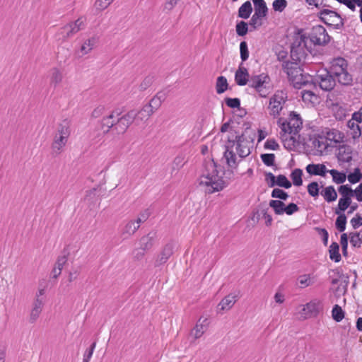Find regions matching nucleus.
<instances>
[{
	"instance_id": "ea45409f",
	"label": "nucleus",
	"mask_w": 362,
	"mask_h": 362,
	"mask_svg": "<svg viewBox=\"0 0 362 362\" xmlns=\"http://www.w3.org/2000/svg\"><path fill=\"white\" fill-rule=\"evenodd\" d=\"M62 80V74L57 68L52 69V76L50 79V84H54V87L59 84Z\"/></svg>"
},
{
	"instance_id": "4be33fe9",
	"label": "nucleus",
	"mask_w": 362,
	"mask_h": 362,
	"mask_svg": "<svg viewBox=\"0 0 362 362\" xmlns=\"http://www.w3.org/2000/svg\"><path fill=\"white\" fill-rule=\"evenodd\" d=\"M287 93L284 90H277L269 99L270 105L272 103H285L287 100Z\"/></svg>"
},
{
	"instance_id": "680f3d73",
	"label": "nucleus",
	"mask_w": 362,
	"mask_h": 362,
	"mask_svg": "<svg viewBox=\"0 0 362 362\" xmlns=\"http://www.w3.org/2000/svg\"><path fill=\"white\" fill-rule=\"evenodd\" d=\"M269 108L271 109L272 112L270 113L274 117H277L282 110L281 104L279 103H272V105H269Z\"/></svg>"
},
{
	"instance_id": "f704fd0d",
	"label": "nucleus",
	"mask_w": 362,
	"mask_h": 362,
	"mask_svg": "<svg viewBox=\"0 0 362 362\" xmlns=\"http://www.w3.org/2000/svg\"><path fill=\"white\" fill-rule=\"evenodd\" d=\"M351 184H356L362 180V173L359 168H356L354 172L350 173L347 176Z\"/></svg>"
},
{
	"instance_id": "f8f14e48",
	"label": "nucleus",
	"mask_w": 362,
	"mask_h": 362,
	"mask_svg": "<svg viewBox=\"0 0 362 362\" xmlns=\"http://www.w3.org/2000/svg\"><path fill=\"white\" fill-rule=\"evenodd\" d=\"M338 150L339 152L336 154V156L339 163H350L352 160L353 148L351 146L347 144L339 145Z\"/></svg>"
},
{
	"instance_id": "b1692460",
	"label": "nucleus",
	"mask_w": 362,
	"mask_h": 362,
	"mask_svg": "<svg viewBox=\"0 0 362 362\" xmlns=\"http://www.w3.org/2000/svg\"><path fill=\"white\" fill-rule=\"evenodd\" d=\"M98 41V37L93 36L84 42L81 47L82 54H88Z\"/></svg>"
},
{
	"instance_id": "e433bc0d",
	"label": "nucleus",
	"mask_w": 362,
	"mask_h": 362,
	"mask_svg": "<svg viewBox=\"0 0 362 362\" xmlns=\"http://www.w3.org/2000/svg\"><path fill=\"white\" fill-rule=\"evenodd\" d=\"M320 186L317 182L313 181L307 186L308 192L313 197H317L320 194Z\"/></svg>"
},
{
	"instance_id": "de8ad7c7",
	"label": "nucleus",
	"mask_w": 362,
	"mask_h": 362,
	"mask_svg": "<svg viewBox=\"0 0 362 362\" xmlns=\"http://www.w3.org/2000/svg\"><path fill=\"white\" fill-rule=\"evenodd\" d=\"M261 209L262 217L266 219L265 224L267 226H270L272 223V217L270 214H267L268 208L266 207L265 203H261L259 205Z\"/></svg>"
},
{
	"instance_id": "4c0bfd02",
	"label": "nucleus",
	"mask_w": 362,
	"mask_h": 362,
	"mask_svg": "<svg viewBox=\"0 0 362 362\" xmlns=\"http://www.w3.org/2000/svg\"><path fill=\"white\" fill-rule=\"evenodd\" d=\"M271 196L272 198L279 199L281 201H286L289 197L286 192L280 188H274Z\"/></svg>"
},
{
	"instance_id": "4468645a",
	"label": "nucleus",
	"mask_w": 362,
	"mask_h": 362,
	"mask_svg": "<svg viewBox=\"0 0 362 362\" xmlns=\"http://www.w3.org/2000/svg\"><path fill=\"white\" fill-rule=\"evenodd\" d=\"M305 170L311 176L325 177L329 170H327L323 163H310L305 167Z\"/></svg>"
},
{
	"instance_id": "0eeeda50",
	"label": "nucleus",
	"mask_w": 362,
	"mask_h": 362,
	"mask_svg": "<svg viewBox=\"0 0 362 362\" xmlns=\"http://www.w3.org/2000/svg\"><path fill=\"white\" fill-rule=\"evenodd\" d=\"M348 61L343 57H338L332 59L331 66L328 71L333 75L334 78L339 77L341 76V74H343L346 69H348Z\"/></svg>"
},
{
	"instance_id": "bb28decb",
	"label": "nucleus",
	"mask_w": 362,
	"mask_h": 362,
	"mask_svg": "<svg viewBox=\"0 0 362 362\" xmlns=\"http://www.w3.org/2000/svg\"><path fill=\"white\" fill-rule=\"evenodd\" d=\"M62 30L64 38H69L81 30L78 26L76 27L71 22L62 27Z\"/></svg>"
},
{
	"instance_id": "f257e3e1",
	"label": "nucleus",
	"mask_w": 362,
	"mask_h": 362,
	"mask_svg": "<svg viewBox=\"0 0 362 362\" xmlns=\"http://www.w3.org/2000/svg\"><path fill=\"white\" fill-rule=\"evenodd\" d=\"M206 174L203 175L208 180L204 182L207 187L209 194L223 190L227 186L226 182L223 180V175H218V163L212 158L211 161L205 163Z\"/></svg>"
},
{
	"instance_id": "79ce46f5",
	"label": "nucleus",
	"mask_w": 362,
	"mask_h": 362,
	"mask_svg": "<svg viewBox=\"0 0 362 362\" xmlns=\"http://www.w3.org/2000/svg\"><path fill=\"white\" fill-rule=\"evenodd\" d=\"M260 158L263 163L267 166H274L275 165V155L274 153H262Z\"/></svg>"
},
{
	"instance_id": "5fc2aeb1",
	"label": "nucleus",
	"mask_w": 362,
	"mask_h": 362,
	"mask_svg": "<svg viewBox=\"0 0 362 362\" xmlns=\"http://www.w3.org/2000/svg\"><path fill=\"white\" fill-rule=\"evenodd\" d=\"M155 76L153 75H148L144 78L143 81L141 83L139 86V89L141 91H144L146 90L148 87H150L153 82L154 81Z\"/></svg>"
},
{
	"instance_id": "a19ab883",
	"label": "nucleus",
	"mask_w": 362,
	"mask_h": 362,
	"mask_svg": "<svg viewBox=\"0 0 362 362\" xmlns=\"http://www.w3.org/2000/svg\"><path fill=\"white\" fill-rule=\"evenodd\" d=\"M66 142L67 137H66V136L59 135L57 136V135H56L54 143L52 144V148L54 150L57 148L58 151H59L61 148L66 145Z\"/></svg>"
},
{
	"instance_id": "c9c22d12",
	"label": "nucleus",
	"mask_w": 362,
	"mask_h": 362,
	"mask_svg": "<svg viewBox=\"0 0 362 362\" xmlns=\"http://www.w3.org/2000/svg\"><path fill=\"white\" fill-rule=\"evenodd\" d=\"M347 127L353 131L351 133L352 138L355 140L358 139L361 135V129L360 126L351 120L347 122Z\"/></svg>"
},
{
	"instance_id": "6e6552de",
	"label": "nucleus",
	"mask_w": 362,
	"mask_h": 362,
	"mask_svg": "<svg viewBox=\"0 0 362 362\" xmlns=\"http://www.w3.org/2000/svg\"><path fill=\"white\" fill-rule=\"evenodd\" d=\"M174 252V244L173 242L168 243L163 247L158 258L156 259L154 266L155 267H160L165 264L168 259L173 255Z\"/></svg>"
},
{
	"instance_id": "a18cd8bd",
	"label": "nucleus",
	"mask_w": 362,
	"mask_h": 362,
	"mask_svg": "<svg viewBox=\"0 0 362 362\" xmlns=\"http://www.w3.org/2000/svg\"><path fill=\"white\" fill-rule=\"evenodd\" d=\"M338 192L341 197H354V190L348 184L340 185L338 187Z\"/></svg>"
},
{
	"instance_id": "6ab92c4d",
	"label": "nucleus",
	"mask_w": 362,
	"mask_h": 362,
	"mask_svg": "<svg viewBox=\"0 0 362 362\" xmlns=\"http://www.w3.org/2000/svg\"><path fill=\"white\" fill-rule=\"evenodd\" d=\"M329 255L331 260L339 262L341 259V254L339 253V245L337 242H333L329 249Z\"/></svg>"
},
{
	"instance_id": "a878e982",
	"label": "nucleus",
	"mask_w": 362,
	"mask_h": 362,
	"mask_svg": "<svg viewBox=\"0 0 362 362\" xmlns=\"http://www.w3.org/2000/svg\"><path fill=\"white\" fill-rule=\"evenodd\" d=\"M303 170L300 168H296L292 170L290 177L292 180V184L296 187H300L303 185Z\"/></svg>"
},
{
	"instance_id": "13d9d810",
	"label": "nucleus",
	"mask_w": 362,
	"mask_h": 362,
	"mask_svg": "<svg viewBox=\"0 0 362 362\" xmlns=\"http://www.w3.org/2000/svg\"><path fill=\"white\" fill-rule=\"evenodd\" d=\"M315 230L318 233V234L321 236L322 243L325 246L327 245L329 233L325 228H322L320 227H315Z\"/></svg>"
},
{
	"instance_id": "7c9ffc66",
	"label": "nucleus",
	"mask_w": 362,
	"mask_h": 362,
	"mask_svg": "<svg viewBox=\"0 0 362 362\" xmlns=\"http://www.w3.org/2000/svg\"><path fill=\"white\" fill-rule=\"evenodd\" d=\"M330 134H333V137L332 138H326L327 139H329L332 141H334L335 144L341 143L344 141V134L339 130L336 129H332L329 130L327 132V135L328 136H330Z\"/></svg>"
},
{
	"instance_id": "6e6d98bb",
	"label": "nucleus",
	"mask_w": 362,
	"mask_h": 362,
	"mask_svg": "<svg viewBox=\"0 0 362 362\" xmlns=\"http://www.w3.org/2000/svg\"><path fill=\"white\" fill-rule=\"evenodd\" d=\"M265 181L269 187L272 188L277 186V176H275L271 172L265 173Z\"/></svg>"
},
{
	"instance_id": "603ef678",
	"label": "nucleus",
	"mask_w": 362,
	"mask_h": 362,
	"mask_svg": "<svg viewBox=\"0 0 362 362\" xmlns=\"http://www.w3.org/2000/svg\"><path fill=\"white\" fill-rule=\"evenodd\" d=\"M348 235L346 233H342L340 238V244L341 245L342 255L344 257L348 256Z\"/></svg>"
},
{
	"instance_id": "7ed1b4c3",
	"label": "nucleus",
	"mask_w": 362,
	"mask_h": 362,
	"mask_svg": "<svg viewBox=\"0 0 362 362\" xmlns=\"http://www.w3.org/2000/svg\"><path fill=\"white\" fill-rule=\"evenodd\" d=\"M288 119L290 121L297 120V125L295 124L291 125L290 122L284 119L282 117H279L277 120V124L281 128V132L285 134L286 133L293 134V135L298 134L299 132L303 128V119L300 115L295 111H291L289 113Z\"/></svg>"
},
{
	"instance_id": "09e8293b",
	"label": "nucleus",
	"mask_w": 362,
	"mask_h": 362,
	"mask_svg": "<svg viewBox=\"0 0 362 362\" xmlns=\"http://www.w3.org/2000/svg\"><path fill=\"white\" fill-rule=\"evenodd\" d=\"M128 127L120 117L117 118L115 130L118 134H124L128 129Z\"/></svg>"
},
{
	"instance_id": "49530a36",
	"label": "nucleus",
	"mask_w": 362,
	"mask_h": 362,
	"mask_svg": "<svg viewBox=\"0 0 362 362\" xmlns=\"http://www.w3.org/2000/svg\"><path fill=\"white\" fill-rule=\"evenodd\" d=\"M136 112H139V117H142L143 118L146 117V119H148L153 115L154 110L152 109L151 105L147 103L140 110L136 111Z\"/></svg>"
},
{
	"instance_id": "9d476101",
	"label": "nucleus",
	"mask_w": 362,
	"mask_h": 362,
	"mask_svg": "<svg viewBox=\"0 0 362 362\" xmlns=\"http://www.w3.org/2000/svg\"><path fill=\"white\" fill-rule=\"evenodd\" d=\"M323 309L322 303L320 300H312L308 303L303 309L306 315L305 317H317Z\"/></svg>"
},
{
	"instance_id": "ddd939ff",
	"label": "nucleus",
	"mask_w": 362,
	"mask_h": 362,
	"mask_svg": "<svg viewBox=\"0 0 362 362\" xmlns=\"http://www.w3.org/2000/svg\"><path fill=\"white\" fill-rule=\"evenodd\" d=\"M303 29L297 28L294 33V41L291 45V52H296L295 49H299L302 47V44L304 43V47L307 48L305 40L308 37L305 34H303Z\"/></svg>"
},
{
	"instance_id": "864d4df0",
	"label": "nucleus",
	"mask_w": 362,
	"mask_h": 362,
	"mask_svg": "<svg viewBox=\"0 0 362 362\" xmlns=\"http://www.w3.org/2000/svg\"><path fill=\"white\" fill-rule=\"evenodd\" d=\"M236 151L241 158L247 157L251 153L249 147L244 146L243 144H237Z\"/></svg>"
},
{
	"instance_id": "9b49d317",
	"label": "nucleus",
	"mask_w": 362,
	"mask_h": 362,
	"mask_svg": "<svg viewBox=\"0 0 362 362\" xmlns=\"http://www.w3.org/2000/svg\"><path fill=\"white\" fill-rule=\"evenodd\" d=\"M234 142L232 141V145H225V151L223 153V158L226 160V164L229 168L236 169L239 162L237 161V157L235 152L233 151Z\"/></svg>"
},
{
	"instance_id": "8fccbe9b",
	"label": "nucleus",
	"mask_w": 362,
	"mask_h": 362,
	"mask_svg": "<svg viewBox=\"0 0 362 362\" xmlns=\"http://www.w3.org/2000/svg\"><path fill=\"white\" fill-rule=\"evenodd\" d=\"M224 103L228 107L232 109H238L240 107V100L238 98H232L226 97L224 99Z\"/></svg>"
},
{
	"instance_id": "5701e85b",
	"label": "nucleus",
	"mask_w": 362,
	"mask_h": 362,
	"mask_svg": "<svg viewBox=\"0 0 362 362\" xmlns=\"http://www.w3.org/2000/svg\"><path fill=\"white\" fill-rule=\"evenodd\" d=\"M229 88L228 83L225 76H220L216 79V90L218 94H222Z\"/></svg>"
},
{
	"instance_id": "bf43d9fd",
	"label": "nucleus",
	"mask_w": 362,
	"mask_h": 362,
	"mask_svg": "<svg viewBox=\"0 0 362 362\" xmlns=\"http://www.w3.org/2000/svg\"><path fill=\"white\" fill-rule=\"evenodd\" d=\"M283 141H288L289 142H291V144H288V146H286L284 144V147L288 151H293L294 147H296V146L299 145L301 143L300 140H297V139H296V137L293 136H291L288 139H283Z\"/></svg>"
},
{
	"instance_id": "37998d69",
	"label": "nucleus",
	"mask_w": 362,
	"mask_h": 362,
	"mask_svg": "<svg viewBox=\"0 0 362 362\" xmlns=\"http://www.w3.org/2000/svg\"><path fill=\"white\" fill-rule=\"evenodd\" d=\"M113 119V115H109L107 116L103 117L100 121L101 129H104L105 128L112 129L115 130V123H112L111 119Z\"/></svg>"
},
{
	"instance_id": "c756f323",
	"label": "nucleus",
	"mask_w": 362,
	"mask_h": 362,
	"mask_svg": "<svg viewBox=\"0 0 362 362\" xmlns=\"http://www.w3.org/2000/svg\"><path fill=\"white\" fill-rule=\"evenodd\" d=\"M332 317L335 322H339L344 318L345 312L342 310L341 306L336 304L332 308Z\"/></svg>"
},
{
	"instance_id": "052dcab7",
	"label": "nucleus",
	"mask_w": 362,
	"mask_h": 362,
	"mask_svg": "<svg viewBox=\"0 0 362 362\" xmlns=\"http://www.w3.org/2000/svg\"><path fill=\"white\" fill-rule=\"evenodd\" d=\"M95 346H96V341H93L91 344V345L90 346V347L86 350L84 355H83V362H89L90 358L93 355V351L95 348Z\"/></svg>"
},
{
	"instance_id": "f03ea898",
	"label": "nucleus",
	"mask_w": 362,
	"mask_h": 362,
	"mask_svg": "<svg viewBox=\"0 0 362 362\" xmlns=\"http://www.w3.org/2000/svg\"><path fill=\"white\" fill-rule=\"evenodd\" d=\"M240 52L242 62L238 66V69L235 73V81L239 86H244L250 82V76L247 68L243 66V62L247 60L249 57V50L247 43L245 41H242L240 44Z\"/></svg>"
},
{
	"instance_id": "c85d7f7f",
	"label": "nucleus",
	"mask_w": 362,
	"mask_h": 362,
	"mask_svg": "<svg viewBox=\"0 0 362 362\" xmlns=\"http://www.w3.org/2000/svg\"><path fill=\"white\" fill-rule=\"evenodd\" d=\"M338 82L343 86H351L353 85V76L348 72V69L341 74V76L337 77Z\"/></svg>"
},
{
	"instance_id": "c03bdc74",
	"label": "nucleus",
	"mask_w": 362,
	"mask_h": 362,
	"mask_svg": "<svg viewBox=\"0 0 362 362\" xmlns=\"http://www.w3.org/2000/svg\"><path fill=\"white\" fill-rule=\"evenodd\" d=\"M277 186L285 189H289L291 187L292 183L288 180L286 175L280 174L277 175Z\"/></svg>"
},
{
	"instance_id": "aec40b11",
	"label": "nucleus",
	"mask_w": 362,
	"mask_h": 362,
	"mask_svg": "<svg viewBox=\"0 0 362 362\" xmlns=\"http://www.w3.org/2000/svg\"><path fill=\"white\" fill-rule=\"evenodd\" d=\"M255 13L253 15L259 18L261 20L266 18L268 14V8L266 2L254 4Z\"/></svg>"
},
{
	"instance_id": "774afa93",
	"label": "nucleus",
	"mask_w": 362,
	"mask_h": 362,
	"mask_svg": "<svg viewBox=\"0 0 362 362\" xmlns=\"http://www.w3.org/2000/svg\"><path fill=\"white\" fill-rule=\"evenodd\" d=\"M150 215L151 212L149 211V210L148 209H145L144 211L139 214V217L135 221L136 222L137 225H139L141 223L146 221Z\"/></svg>"
},
{
	"instance_id": "20e7f679",
	"label": "nucleus",
	"mask_w": 362,
	"mask_h": 362,
	"mask_svg": "<svg viewBox=\"0 0 362 362\" xmlns=\"http://www.w3.org/2000/svg\"><path fill=\"white\" fill-rule=\"evenodd\" d=\"M310 83L315 87L318 84L320 88L325 91H331L336 85L334 77L328 71L327 69H323L322 74H317L315 79L312 80Z\"/></svg>"
},
{
	"instance_id": "412c9836",
	"label": "nucleus",
	"mask_w": 362,
	"mask_h": 362,
	"mask_svg": "<svg viewBox=\"0 0 362 362\" xmlns=\"http://www.w3.org/2000/svg\"><path fill=\"white\" fill-rule=\"evenodd\" d=\"M269 205L276 215H282L285 212L286 204L283 201L272 199L269 202Z\"/></svg>"
},
{
	"instance_id": "338daca9",
	"label": "nucleus",
	"mask_w": 362,
	"mask_h": 362,
	"mask_svg": "<svg viewBox=\"0 0 362 362\" xmlns=\"http://www.w3.org/2000/svg\"><path fill=\"white\" fill-rule=\"evenodd\" d=\"M359 233H350V242L354 247H356V243L358 242V247H360L362 243V236H359Z\"/></svg>"
},
{
	"instance_id": "69168bd1",
	"label": "nucleus",
	"mask_w": 362,
	"mask_h": 362,
	"mask_svg": "<svg viewBox=\"0 0 362 362\" xmlns=\"http://www.w3.org/2000/svg\"><path fill=\"white\" fill-rule=\"evenodd\" d=\"M298 211H299V207L298 206V205L295 203L291 202V203H289L288 204L286 205L284 214H286L287 215L291 216Z\"/></svg>"
},
{
	"instance_id": "e2e57ef3",
	"label": "nucleus",
	"mask_w": 362,
	"mask_h": 362,
	"mask_svg": "<svg viewBox=\"0 0 362 362\" xmlns=\"http://www.w3.org/2000/svg\"><path fill=\"white\" fill-rule=\"evenodd\" d=\"M62 255L59 256L57 262L59 264H65L69 255V250L68 247H65L62 251Z\"/></svg>"
},
{
	"instance_id": "473e14b6",
	"label": "nucleus",
	"mask_w": 362,
	"mask_h": 362,
	"mask_svg": "<svg viewBox=\"0 0 362 362\" xmlns=\"http://www.w3.org/2000/svg\"><path fill=\"white\" fill-rule=\"evenodd\" d=\"M235 31L238 36L243 37L249 31L248 23L244 21H240L236 23Z\"/></svg>"
},
{
	"instance_id": "1a4fd4ad",
	"label": "nucleus",
	"mask_w": 362,
	"mask_h": 362,
	"mask_svg": "<svg viewBox=\"0 0 362 362\" xmlns=\"http://www.w3.org/2000/svg\"><path fill=\"white\" fill-rule=\"evenodd\" d=\"M240 298V291L225 296L217 305L218 313L230 310Z\"/></svg>"
},
{
	"instance_id": "a211bd4d",
	"label": "nucleus",
	"mask_w": 362,
	"mask_h": 362,
	"mask_svg": "<svg viewBox=\"0 0 362 362\" xmlns=\"http://www.w3.org/2000/svg\"><path fill=\"white\" fill-rule=\"evenodd\" d=\"M252 11L251 2L247 1L238 8V17L243 19H247L250 16Z\"/></svg>"
},
{
	"instance_id": "2eb2a0df",
	"label": "nucleus",
	"mask_w": 362,
	"mask_h": 362,
	"mask_svg": "<svg viewBox=\"0 0 362 362\" xmlns=\"http://www.w3.org/2000/svg\"><path fill=\"white\" fill-rule=\"evenodd\" d=\"M119 117L123 122H124L128 127H129L135 121L137 122L138 120H143V117H139V112H136V110H131Z\"/></svg>"
},
{
	"instance_id": "58836bf2",
	"label": "nucleus",
	"mask_w": 362,
	"mask_h": 362,
	"mask_svg": "<svg viewBox=\"0 0 362 362\" xmlns=\"http://www.w3.org/2000/svg\"><path fill=\"white\" fill-rule=\"evenodd\" d=\"M296 52H291V58L292 61H293L294 64L298 65L301 60L302 57H305L307 54L305 52L303 47H300V49H295Z\"/></svg>"
},
{
	"instance_id": "0e129e2a",
	"label": "nucleus",
	"mask_w": 362,
	"mask_h": 362,
	"mask_svg": "<svg viewBox=\"0 0 362 362\" xmlns=\"http://www.w3.org/2000/svg\"><path fill=\"white\" fill-rule=\"evenodd\" d=\"M264 148L271 150H278L279 145L274 139H269L264 145Z\"/></svg>"
},
{
	"instance_id": "4d7b16f0",
	"label": "nucleus",
	"mask_w": 362,
	"mask_h": 362,
	"mask_svg": "<svg viewBox=\"0 0 362 362\" xmlns=\"http://www.w3.org/2000/svg\"><path fill=\"white\" fill-rule=\"evenodd\" d=\"M332 10L328 9V8H323L320 12L317 13V16L318 17L319 20L325 24L327 26H332V23H329L327 21L326 18L323 17V15H331Z\"/></svg>"
},
{
	"instance_id": "2f4dec72",
	"label": "nucleus",
	"mask_w": 362,
	"mask_h": 362,
	"mask_svg": "<svg viewBox=\"0 0 362 362\" xmlns=\"http://www.w3.org/2000/svg\"><path fill=\"white\" fill-rule=\"evenodd\" d=\"M338 215L335 221V227L339 232H344L346 229L347 218L345 214H336Z\"/></svg>"
},
{
	"instance_id": "39448f33",
	"label": "nucleus",
	"mask_w": 362,
	"mask_h": 362,
	"mask_svg": "<svg viewBox=\"0 0 362 362\" xmlns=\"http://www.w3.org/2000/svg\"><path fill=\"white\" fill-rule=\"evenodd\" d=\"M308 37L315 45L320 46L327 45L332 39L325 27L322 25L313 26Z\"/></svg>"
},
{
	"instance_id": "dca6fc26",
	"label": "nucleus",
	"mask_w": 362,
	"mask_h": 362,
	"mask_svg": "<svg viewBox=\"0 0 362 362\" xmlns=\"http://www.w3.org/2000/svg\"><path fill=\"white\" fill-rule=\"evenodd\" d=\"M155 237V232H150L146 235L141 237L140 239V249L145 251L150 250L153 245Z\"/></svg>"
},
{
	"instance_id": "cd10ccee",
	"label": "nucleus",
	"mask_w": 362,
	"mask_h": 362,
	"mask_svg": "<svg viewBox=\"0 0 362 362\" xmlns=\"http://www.w3.org/2000/svg\"><path fill=\"white\" fill-rule=\"evenodd\" d=\"M329 173L332 175L333 182L337 184H343L346 181V175L344 172L332 169L329 170Z\"/></svg>"
},
{
	"instance_id": "423d86ee",
	"label": "nucleus",
	"mask_w": 362,
	"mask_h": 362,
	"mask_svg": "<svg viewBox=\"0 0 362 362\" xmlns=\"http://www.w3.org/2000/svg\"><path fill=\"white\" fill-rule=\"evenodd\" d=\"M271 81L268 74H261L259 75H252L250 79L249 86L253 88L262 98H265L267 93H263V89L266 88V84Z\"/></svg>"
},
{
	"instance_id": "f3484780",
	"label": "nucleus",
	"mask_w": 362,
	"mask_h": 362,
	"mask_svg": "<svg viewBox=\"0 0 362 362\" xmlns=\"http://www.w3.org/2000/svg\"><path fill=\"white\" fill-rule=\"evenodd\" d=\"M321 195L328 203L333 202L337 199V193L332 185L324 187L321 192Z\"/></svg>"
},
{
	"instance_id": "72a5a7b5",
	"label": "nucleus",
	"mask_w": 362,
	"mask_h": 362,
	"mask_svg": "<svg viewBox=\"0 0 362 362\" xmlns=\"http://www.w3.org/2000/svg\"><path fill=\"white\" fill-rule=\"evenodd\" d=\"M58 133L60 136H68L70 134V122L67 119H65L59 124L58 127Z\"/></svg>"
},
{
	"instance_id": "3c124183",
	"label": "nucleus",
	"mask_w": 362,
	"mask_h": 362,
	"mask_svg": "<svg viewBox=\"0 0 362 362\" xmlns=\"http://www.w3.org/2000/svg\"><path fill=\"white\" fill-rule=\"evenodd\" d=\"M286 0H274L272 3V7L276 12H282L287 6Z\"/></svg>"
},
{
	"instance_id": "393cba45",
	"label": "nucleus",
	"mask_w": 362,
	"mask_h": 362,
	"mask_svg": "<svg viewBox=\"0 0 362 362\" xmlns=\"http://www.w3.org/2000/svg\"><path fill=\"white\" fill-rule=\"evenodd\" d=\"M136 223L135 221L132 220L126 224L122 231L124 239L133 235L139 229V225H136Z\"/></svg>"
}]
</instances>
